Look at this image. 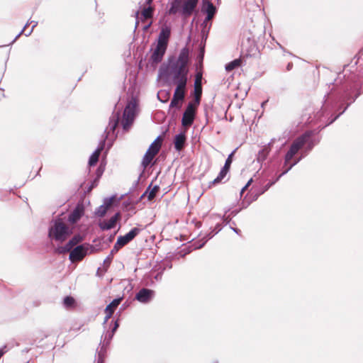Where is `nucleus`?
<instances>
[{
  "label": "nucleus",
  "instance_id": "1",
  "mask_svg": "<svg viewBox=\"0 0 363 363\" xmlns=\"http://www.w3.org/2000/svg\"><path fill=\"white\" fill-rule=\"evenodd\" d=\"M189 59V50L185 47L181 50L177 59L169 58L168 66L166 67L167 72H169V74L172 76L177 84L173 96L179 101H182L185 95L184 89L187 82Z\"/></svg>",
  "mask_w": 363,
  "mask_h": 363
},
{
  "label": "nucleus",
  "instance_id": "2",
  "mask_svg": "<svg viewBox=\"0 0 363 363\" xmlns=\"http://www.w3.org/2000/svg\"><path fill=\"white\" fill-rule=\"evenodd\" d=\"M72 234V230L67 226L61 218L52 222L48 232L51 240L62 242Z\"/></svg>",
  "mask_w": 363,
  "mask_h": 363
},
{
  "label": "nucleus",
  "instance_id": "3",
  "mask_svg": "<svg viewBox=\"0 0 363 363\" xmlns=\"http://www.w3.org/2000/svg\"><path fill=\"white\" fill-rule=\"evenodd\" d=\"M138 108V102L132 98L125 107L121 124L124 130H127L134 121Z\"/></svg>",
  "mask_w": 363,
  "mask_h": 363
},
{
  "label": "nucleus",
  "instance_id": "4",
  "mask_svg": "<svg viewBox=\"0 0 363 363\" xmlns=\"http://www.w3.org/2000/svg\"><path fill=\"white\" fill-rule=\"evenodd\" d=\"M311 136L310 132H306L301 136L296 138L290 147L289 150L285 155L284 165H287L292 157L298 152V151L303 146V145L308 140Z\"/></svg>",
  "mask_w": 363,
  "mask_h": 363
},
{
  "label": "nucleus",
  "instance_id": "5",
  "mask_svg": "<svg viewBox=\"0 0 363 363\" xmlns=\"http://www.w3.org/2000/svg\"><path fill=\"white\" fill-rule=\"evenodd\" d=\"M311 136L310 132H306L301 136L296 138L290 147L289 150L285 155L284 165H287L292 157L298 152V151L303 146V145L308 140Z\"/></svg>",
  "mask_w": 363,
  "mask_h": 363
},
{
  "label": "nucleus",
  "instance_id": "6",
  "mask_svg": "<svg viewBox=\"0 0 363 363\" xmlns=\"http://www.w3.org/2000/svg\"><path fill=\"white\" fill-rule=\"evenodd\" d=\"M162 141L160 136H158L154 142L150 145L143 159V166L147 167L155 156L158 153L161 147Z\"/></svg>",
  "mask_w": 363,
  "mask_h": 363
},
{
  "label": "nucleus",
  "instance_id": "7",
  "mask_svg": "<svg viewBox=\"0 0 363 363\" xmlns=\"http://www.w3.org/2000/svg\"><path fill=\"white\" fill-rule=\"evenodd\" d=\"M196 106L193 102L188 104L182 118V125L184 127L188 128L193 124L196 116Z\"/></svg>",
  "mask_w": 363,
  "mask_h": 363
},
{
  "label": "nucleus",
  "instance_id": "8",
  "mask_svg": "<svg viewBox=\"0 0 363 363\" xmlns=\"http://www.w3.org/2000/svg\"><path fill=\"white\" fill-rule=\"evenodd\" d=\"M92 248L88 244H83L75 247L69 253V259L72 262L82 260L88 253L89 250Z\"/></svg>",
  "mask_w": 363,
  "mask_h": 363
},
{
  "label": "nucleus",
  "instance_id": "9",
  "mask_svg": "<svg viewBox=\"0 0 363 363\" xmlns=\"http://www.w3.org/2000/svg\"><path fill=\"white\" fill-rule=\"evenodd\" d=\"M140 231V230L139 228H133L125 235L119 236L114 245V249L118 251L120 248L127 245L139 234Z\"/></svg>",
  "mask_w": 363,
  "mask_h": 363
},
{
  "label": "nucleus",
  "instance_id": "10",
  "mask_svg": "<svg viewBox=\"0 0 363 363\" xmlns=\"http://www.w3.org/2000/svg\"><path fill=\"white\" fill-rule=\"evenodd\" d=\"M199 0H184L181 9V13L185 17L190 16L197 6Z\"/></svg>",
  "mask_w": 363,
  "mask_h": 363
},
{
  "label": "nucleus",
  "instance_id": "11",
  "mask_svg": "<svg viewBox=\"0 0 363 363\" xmlns=\"http://www.w3.org/2000/svg\"><path fill=\"white\" fill-rule=\"evenodd\" d=\"M154 291L148 289H140L135 295V299L143 303L150 302L154 297Z\"/></svg>",
  "mask_w": 363,
  "mask_h": 363
},
{
  "label": "nucleus",
  "instance_id": "12",
  "mask_svg": "<svg viewBox=\"0 0 363 363\" xmlns=\"http://www.w3.org/2000/svg\"><path fill=\"white\" fill-rule=\"evenodd\" d=\"M167 46L157 43L156 48H155L152 55L151 60L153 62L158 63L162 61L164 55L167 50Z\"/></svg>",
  "mask_w": 363,
  "mask_h": 363
},
{
  "label": "nucleus",
  "instance_id": "13",
  "mask_svg": "<svg viewBox=\"0 0 363 363\" xmlns=\"http://www.w3.org/2000/svg\"><path fill=\"white\" fill-rule=\"evenodd\" d=\"M120 114L118 112L113 113L112 116L110 118L108 125L105 130V132L107 134L106 138L111 135V134H112L113 136L115 135V130L118 124Z\"/></svg>",
  "mask_w": 363,
  "mask_h": 363
},
{
  "label": "nucleus",
  "instance_id": "14",
  "mask_svg": "<svg viewBox=\"0 0 363 363\" xmlns=\"http://www.w3.org/2000/svg\"><path fill=\"white\" fill-rule=\"evenodd\" d=\"M171 35V28L169 26H163L160 30L158 38L157 43L168 45L169 39Z\"/></svg>",
  "mask_w": 363,
  "mask_h": 363
},
{
  "label": "nucleus",
  "instance_id": "15",
  "mask_svg": "<svg viewBox=\"0 0 363 363\" xmlns=\"http://www.w3.org/2000/svg\"><path fill=\"white\" fill-rule=\"evenodd\" d=\"M202 11L206 13V17L203 21V23H206L213 18L216 12V8L211 2L206 1L203 2Z\"/></svg>",
  "mask_w": 363,
  "mask_h": 363
},
{
  "label": "nucleus",
  "instance_id": "16",
  "mask_svg": "<svg viewBox=\"0 0 363 363\" xmlns=\"http://www.w3.org/2000/svg\"><path fill=\"white\" fill-rule=\"evenodd\" d=\"M84 213V208L83 205L78 204L69 215L68 221L71 223H75L82 218Z\"/></svg>",
  "mask_w": 363,
  "mask_h": 363
},
{
  "label": "nucleus",
  "instance_id": "17",
  "mask_svg": "<svg viewBox=\"0 0 363 363\" xmlns=\"http://www.w3.org/2000/svg\"><path fill=\"white\" fill-rule=\"evenodd\" d=\"M121 300H122V298H115L106 307V308H105L106 316H105L104 321V324L112 316L114 311L118 307V306L120 304Z\"/></svg>",
  "mask_w": 363,
  "mask_h": 363
},
{
  "label": "nucleus",
  "instance_id": "18",
  "mask_svg": "<svg viewBox=\"0 0 363 363\" xmlns=\"http://www.w3.org/2000/svg\"><path fill=\"white\" fill-rule=\"evenodd\" d=\"M119 213H116L108 220H103L99 223L100 228L103 230H108L115 227L117 220L118 219Z\"/></svg>",
  "mask_w": 363,
  "mask_h": 363
},
{
  "label": "nucleus",
  "instance_id": "19",
  "mask_svg": "<svg viewBox=\"0 0 363 363\" xmlns=\"http://www.w3.org/2000/svg\"><path fill=\"white\" fill-rule=\"evenodd\" d=\"M104 140H102L99 147L96 149V150L91 155L89 160V165L90 167L94 166L98 160L100 155L101 152L104 149Z\"/></svg>",
  "mask_w": 363,
  "mask_h": 363
},
{
  "label": "nucleus",
  "instance_id": "20",
  "mask_svg": "<svg viewBox=\"0 0 363 363\" xmlns=\"http://www.w3.org/2000/svg\"><path fill=\"white\" fill-rule=\"evenodd\" d=\"M273 140L270 143L265 145L261 150L259 151L257 157V160L258 162H263L267 157L269 152L270 151V145L273 143Z\"/></svg>",
  "mask_w": 363,
  "mask_h": 363
},
{
  "label": "nucleus",
  "instance_id": "21",
  "mask_svg": "<svg viewBox=\"0 0 363 363\" xmlns=\"http://www.w3.org/2000/svg\"><path fill=\"white\" fill-rule=\"evenodd\" d=\"M112 199H105L104 204L101 205L95 211L96 216L99 217L104 216L108 211V208L111 205Z\"/></svg>",
  "mask_w": 363,
  "mask_h": 363
},
{
  "label": "nucleus",
  "instance_id": "22",
  "mask_svg": "<svg viewBox=\"0 0 363 363\" xmlns=\"http://www.w3.org/2000/svg\"><path fill=\"white\" fill-rule=\"evenodd\" d=\"M186 141V136L184 133H179L175 135L174 143V147L177 151H180L184 146Z\"/></svg>",
  "mask_w": 363,
  "mask_h": 363
},
{
  "label": "nucleus",
  "instance_id": "23",
  "mask_svg": "<svg viewBox=\"0 0 363 363\" xmlns=\"http://www.w3.org/2000/svg\"><path fill=\"white\" fill-rule=\"evenodd\" d=\"M301 160V158H298L296 161H294L293 163H291L279 176L277 178V179L274 182L268 183L264 190H262L259 194H263L265 191H267L271 186H272L275 182H277L283 175L286 174L294 165H296L299 161Z\"/></svg>",
  "mask_w": 363,
  "mask_h": 363
},
{
  "label": "nucleus",
  "instance_id": "24",
  "mask_svg": "<svg viewBox=\"0 0 363 363\" xmlns=\"http://www.w3.org/2000/svg\"><path fill=\"white\" fill-rule=\"evenodd\" d=\"M62 305L67 310H71L74 309L77 306V303L73 297L67 296L64 298Z\"/></svg>",
  "mask_w": 363,
  "mask_h": 363
},
{
  "label": "nucleus",
  "instance_id": "25",
  "mask_svg": "<svg viewBox=\"0 0 363 363\" xmlns=\"http://www.w3.org/2000/svg\"><path fill=\"white\" fill-rule=\"evenodd\" d=\"M180 7L181 0H173L170 3V6L168 11H167V13L168 15H174L179 12Z\"/></svg>",
  "mask_w": 363,
  "mask_h": 363
},
{
  "label": "nucleus",
  "instance_id": "26",
  "mask_svg": "<svg viewBox=\"0 0 363 363\" xmlns=\"http://www.w3.org/2000/svg\"><path fill=\"white\" fill-rule=\"evenodd\" d=\"M118 328V321L115 322L114 326L113 329L110 331H107L103 336L102 338L104 339V344L108 345L111 339L113 338L114 333L117 328Z\"/></svg>",
  "mask_w": 363,
  "mask_h": 363
},
{
  "label": "nucleus",
  "instance_id": "27",
  "mask_svg": "<svg viewBox=\"0 0 363 363\" xmlns=\"http://www.w3.org/2000/svg\"><path fill=\"white\" fill-rule=\"evenodd\" d=\"M242 61L240 59H235L225 65V69L227 72H230L241 66Z\"/></svg>",
  "mask_w": 363,
  "mask_h": 363
},
{
  "label": "nucleus",
  "instance_id": "28",
  "mask_svg": "<svg viewBox=\"0 0 363 363\" xmlns=\"http://www.w3.org/2000/svg\"><path fill=\"white\" fill-rule=\"evenodd\" d=\"M150 187L151 186L150 185L147 189L143 194L142 197L147 196L148 200H152L155 196L159 187L157 185L153 186L152 189H150Z\"/></svg>",
  "mask_w": 363,
  "mask_h": 363
},
{
  "label": "nucleus",
  "instance_id": "29",
  "mask_svg": "<svg viewBox=\"0 0 363 363\" xmlns=\"http://www.w3.org/2000/svg\"><path fill=\"white\" fill-rule=\"evenodd\" d=\"M74 245H73L70 241H69L66 245L64 246L58 247L56 248V252L59 254H65L68 252H71L74 247Z\"/></svg>",
  "mask_w": 363,
  "mask_h": 363
},
{
  "label": "nucleus",
  "instance_id": "30",
  "mask_svg": "<svg viewBox=\"0 0 363 363\" xmlns=\"http://www.w3.org/2000/svg\"><path fill=\"white\" fill-rule=\"evenodd\" d=\"M221 230V228L219 224L216 225V227L215 228V230L211 233H210L207 237H204L203 238H202L203 242L202 243L199 244L196 247L197 248H201L202 247L204 244L209 240L211 239V238H213L216 234H217L220 230Z\"/></svg>",
  "mask_w": 363,
  "mask_h": 363
},
{
  "label": "nucleus",
  "instance_id": "31",
  "mask_svg": "<svg viewBox=\"0 0 363 363\" xmlns=\"http://www.w3.org/2000/svg\"><path fill=\"white\" fill-rule=\"evenodd\" d=\"M228 171H229V169H225L224 167H223L221 169V170L220 171L217 177L212 181V184H217L220 183L223 181V179L226 177Z\"/></svg>",
  "mask_w": 363,
  "mask_h": 363
},
{
  "label": "nucleus",
  "instance_id": "32",
  "mask_svg": "<svg viewBox=\"0 0 363 363\" xmlns=\"http://www.w3.org/2000/svg\"><path fill=\"white\" fill-rule=\"evenodd\" d=\"M201 87L200 85L195 84L194 94H195V101L193 102L194 105L198 106L200 103V99L201 96Z\"/></svg>",
  "mask_w": 363,
  "mask_h": 363
},
{
  "label": "nucleus",
  "instance_id": "33",
  "mask_svg": "<svg viewBox=\"0 0 363 363\" xmlns=\"http://www.w3.org/2000/svg\"><path fill=\"white\" fill-rule=\"evenodd\" d=\"M153 7L151 5H148L147 8H145L142 11V16L145 19L150 18L152 17Z\"/></svg>",
  "mask_w": 363,
  "mask_h": 363
},
{
  "label": "nucleus",
  "instance_id": "34",
  "mask_svg": "<svg viewBox=\"0 0 363 363\" xmlns=\"http://www.w3.org/2000/svg\"><path fill=\"white\" fill-rule=\"evenodd\" d=\"M235 152V150H233V152H232L228 155V157L227 160H225V164H224V166H223V167H224L225 169H230V164H231V163H232V157H233V155H234Z\"/></svg>",
  "mask_w": 363,
  "mask_h": 363
},
{
  "label": "nucleus",
  "instance_id": "35",
  "mask_svg": "<svg viewBox=\"0 0 363 363\" xmlns=\"http://www.w3.org/2000/svg\"><path fill=\"white\" fill-rule=\"evenodd\" d=\"M83 237L80 235H75L69 241L73 245H77L79 242L82 241Z\"/></svg>",
  "mask_w": 363,
  "mask_h": 363
},
{
  "label": "nucleus",
  "instance_id": "36",
  "mask_svg": "<svg viewBox=\"0 0 363 363\" xmlns=\"http://www.w3.org/2000/svg\"><path fill=\"white\" fill-rule=\"evenodd\" d=\"M30 23H33L32 28L30 30L27 29V25H24L23 29H24V35H29L33 31V29L35 26H36L37 23L36 22H31Z\"/></svg>",
  "mask_w": 363,
  "mask_h": 363
},
{
  "label": "nucleus",
  "instance_id": "37",
  "mask_svg": "<svg viewBox=\"0 0 363 363\" xmlns=\"http://www.w3.org/2000/svg\"><path fill=\"white\" fill-rule=\"evenodd\" d=\"M179 100L177 99V98H174L173 96L171 102H170V104H169V108H173V107H176V106H179Z\"/></svg>",
  "mask_w": 363,
  "mask_h": 363
},
{
  "label": "nucleus",
  "instance_id": "38",
  "mask_svg": "<svg viewBox=\"0 0 363 363\" xmlns=\"http://www.w3.org/2000/svg\"><path fill=\"white\" fill-rule=\"evenodd\" d=\"M252 179H250V180L248 181V182L245 184V186L242 187V189H241V192H240L241 194H242V193L245 191V189L248 187V186L250 184V183L252 182Z\"/></svg>",
  "mask_w": 363,
  "mask_h": 363
},
{
  "label": "nucleus",
  "instance_id": "39",
  "mask_svg": "<svg viewBox=\"0 0 363 363\" xmlns=\"http://www.w3.org/2000/svg\"><path fill=\"white\" fill-rule=\"evenodd\" d=\"M347 106H347L345 108V109L342 111V113H340V114H338L337 116H335V118H333V119L330 122V123H333L334 121H335V120H336V119L340 116V114H342V113H343V112L347 109Z\"/></svg>",
  "mask_w": 363,
  "mask_h": 363
},
{
  "label": "nucleus",
  "instance_id": "40",
  "mask_svg": "<svg viewBox=\"0 0 363 363\" xmlns=\"http://www.w3.org/2000/svg\"><path fill=\"white\" fill-rule=\"evenodd\" d=\"M165 72H166L165 69L164 67H161L160 69V76L164 75L165 74Z\"/></svg>",
  "mask_w": 363,
  "mask_h": 363
},
{
  "label": "nucleus",
  "instance_id": "41",
  "mask_svg": "<svg viewBox=\"0 0 363 363\" xmlns=\"http://www.w3.org/2000/svg\"><path fill=\"white\" fill-rule=\"evenodd\" d=\"M153 0H145V3L147 5H151Z\"/></svg>",
  "mask_w": 363,
  "mask_h": 363
},
{
  "label": "nucleus",
  "instance_id": "42",
  "mask_svg": "<svg viewBox=\"0 0 363 363\" xmlns=\"http://www.w3.org/2000/svg\"><path fill=\"white\" fill-rule=\"evenodd\" d=\"M111 255H109L105 260L104 262H110L111 261Z\"/></svg>",
  "mask_w": 363,
  "mask_h": 363
},
{
  "label": "nucleus",
  "instance_id": "43",
  "mask_svg": "<svg viewBox=\"0 0 363 363\" xmlns=\"http://www.w3.org/2000/svg\"><path fill=\"white\" fill-rule=\"evenodd\" d=\"M232 229H233V230L234 232H235L237 234H238V233H239V231H240V230H239L238 229H237V228H232Z\"/></svg>",
  "mask_w": 363,
  "mask_h": 363
},
{
  "label": "nucleus",
  "instance_id": "44",
  "mask_svg": "<svg viewBox=\"0 0 363 363\" xmlns=\"http://www.w3.org/2000/svg\"><path fill=\"white\" fill-rule=\"evenodd\" d=\"M117 252V251H116V249H114V247H113V250H111V255H111V256H112V255H113V254L114 252Z\"/></svg>",
  "mask_w": 363,
  "mask_h": 363
},
{
  "label": "nucleus",
  "instance_id": "45",
  "mask_svg": "<svg viewBox=\"0 0 363 363\" xmlns=\"http://www.w3.org/2000/svg\"><path fill=\"white\" fill-rule=\"evenodd\" d=\"M160 278H161V275H159V274L155 277L156 279H160Z\"/></svg>",
  "mask_w": 363,
  "mask_h": 363
},
{
  "label": "nucleus",
  "instance_id": "46",
  "mask_svg": "<svg viewBox=\"0 0 363 363\" xmlns=\"http://www.w3.org/2000/svg\"><path fill=\"white\" fill-rule=\"evenodd\" d=\"M238 211H233V212H232V213H234V215H235L236 213H238Z\"/></svg>",
  "mask_w": 363,
  "mask_h": 363
},
{
  "label": "nucleus",
  "instance_id": "47",
  "mask_svg": "<svg viewBox=\"0 0 363 363\" xmlns=\"http://www.w3.org/2000/svg\"><path fill=\"white\" fill-rule=\"evenodd\" d=\"M105 345H107L106 343H105V344H104V343H103V346H101V348H104V346Z\"/></svg>",
  "mask_w": 363,
  "mask_h": 363
},
{
  "label": "nucleus",
  "instance_id": "48",
  "mask_svg": "<svg viewBox=\"0 0 363 363\" xmlns=\"http://www.w3.org/2000/svg\"><path fill=\"white\" fill-rule=\"evenodd\" d=\"M99 359H101V352L99 353Z\"/></svg>",
  "mask_w": 363,
  "mask_h": 363
}]
</instances>
